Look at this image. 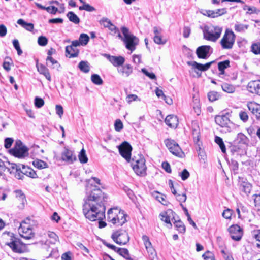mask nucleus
I'll return each mask as SVG.
<instances>
[{"mask_svg": "<svg viewBox=\"0 0 260 260\" xmlns=\"http://www.w3.org/2000/svg\"><path fill=\"white\" fill-rule=\"evenodd\" d=\"M115 224L117 225H122L126 222L127 215L124 213V211L119 210L117 208H115Z\"/></svg>", "mask_w": 260, "mask_h": 260, "instance_id": "obj_16", "label": "nucleus"}, {"mask_svg": "<svg viewBox=\"0 0 260 260\" xmlns=\"http://www.w3.org/2000/svg\"><path fill=\"white\" fill-rule=\"evenodd\" d=\"M191 32V29L188 26H184L183 27V36L184 38H187L189 37Z\"/></svg>", "mask_w": 260, "mask_h": 260, "instance_id": "obj_63", "label": "nucleus"}, {"mask_svg": "<svg viewBox=\"0 0 260 260\" xmlns=\"http://www.w3.org/2000/svg\"><path fill=\"white\" fill-rule=\"evenodd\" d=\"M165 123L171 128H176L178 124V119L177 116L170 115L166 117Z\"/></svg>", "mask_w": 260, "mask_h": 260, "instance_id": "obj_22", "label": "nucleus"}, {"mask_svg": "<svg viewBox=\"0 0 260 260\" xmlns=\"http://www.w3.org/2000/svg\"><path fill=\"white\" fill-rule=\"evenodd\" d=\"M31 222H33V221L30 219H26L20 223L18 228V231L20 235L26 239H30L34 237V226L35 224H32Z\"/></svg>", "mask_w": 260, "mask_h": 260, "instance_id": "obj_3", "label": "nucleus"}, {"mask_svg": "<svg viewBox=\"0 0 260 260\" xmlns=\"http://www.w3.org/2000/svg\"><path fill=\"white\" fill-rule=\"evenodd\" d=\"M231 238L235 241H239L243 235L242 229L238 225H231L228 229Z\"/></svg>", "mask_w": 260, "mask_h": 260, "instance_id": "obj_13", "label": "nucleus"}, {"mask_svg": "<svg viewBox=\"0 0 260 260\" xmlns=\"http://www.w3.org/2000/svg\"><path fill=\"white\" fill-rule=\"evenodd\" d=\"M121 31L124 36L123 41L125 45V47L131 52L134 51L136 46L138 44L139 39L129 32V30L125 27L121 28Z\"/></svg>", "mask_w": 260, "mask_h": 260, "instance_id": "obj_4", "label": "nucleus"}, {"mask_svg": "<svg viewBox=\"0 0 260 260\" xmlns=\"http://www.w3.org/2000/svg\"><path fill=\"white\" fill-rule=\"evenodd\" d=\"M174 225L177 228V230L180 233H184L185 231V227L183 223L180 221H175L174 223Z\"/></svg>", "mask_w": 260, "mask_h": 260, "instance_id": "obj_45", "label": "nucleus"}, {"mask_svg": "<svg viewBox=\"0 0 260 260\" xmlns=\"http://www.w3.org/2000/svg\"><path fill=\"white\" fill-rule=\"evenodd\" d=\"M248 24H243L239 22H237L234 26V29L237 32H245L248 28Z\"/></svg>", "mask_w": 260, "mask_h": 260, "instance_id": "obj_31", "label": "nucleus"}, {"mask_svg": "<svg viewBox=\"0 0 260 260\" xmlns=\"http://www.w3.org/2000/svg\"><path fill=\"white\" fill-rule=\"evenodd\" d=\"M142 72L147 77L151 79H155L156 76L153 73L149 72L146 69L143 68L142 69Z\"/></svg>", "mask_w": 260, "mask_h": 260, "instance_id": "obj_59", "label": "nucleus"}, {"mask_svg": "<svg viewBox=\"0 0 260 260\" xmlns=\"http://www.w3.org/2000/svg\"><path fill=\"white\" fill-rule=\"evenodd\" d=\"M79 161L82 164L86 163L88 161V158L86 154L85 150L82 149L78 155Z\"/></svg>", "mask_w": 260, "mask_h": 260, "instance_id": "obj_43", "label": "nucleus"}, {"mask_svg": "<svg viewBox=\"0 0 260 260\" xmlns=\"http://www.w3.org/2000/svg\"><path fill=\"white\" fill-rule=\"evenodd\" d=\"M61 159L63 161L72 164L76 160V157L72 150L65 148L61 153Z\"/></svg>", "mask_w": 260, "mask_h": 260, "instance_id": "obj_15", "label": "nucleus"}, {"mask_svg": "<svg viewBox=\"0 0 260 260\" xmlns=\"http://www.w3.org/2000/svg\"><path fill=\"white\" fill-rule=\"evenodd\" d=\"M47 236L50 238V240H41L40 243L42 244H45L46 245H49V243L54 244L58 240V236L56 235V234L52 232H48L47 233Z\"/></svg>", "mask_w": 260, "mask_h": 260, "instance_id": "obj_24", "label": "nucleus"}, {"mask_svg": "<svg viewBox=\"0 0 260 260\" xmlns=\"http://www.w3.org/2000/svg\"><path fill=\"white\" fill-rule=\"evenodd\" d=\"M247 140V137L245 135L241 133H239L238 134L237 136V139L235 140V141H237L238 143H242L245 144Z\"/></svg>", "mask_w": 260, "mask_h": 260, "instance_id": "obj_50", "label": "nucleus"}, {"mask_svg": "<svg viewBox=\"0 0 260 260\" xmlns=\"http://www.w3.org/2000/svg\"><path fill=\"white\" fill-rule=\"evenodd\" d=\"M172 213L171 210L167 211V212H162L160 214V219L162 221L165 222L167 223H170L171 225L172 224L170 223V218L169 214Z\"/></svg>", "mask_w": 260, "mask_h": 260, "instance_id": "obj_35", "label": "nucleus"}, {"mask_svg": "<svg viewBox=\"0 0 260 260\" xmlns=\"http://www.w3.org/2000/svg\"><path fill=\"white\" fill-rule=\"evenodd\" d=\"M232 215V211L229 209L225 210L222 213V216L226 219H230Z\"/></svg>", "mask_w": 260, "mask_h": 260, "instance_id": "obj_62", "label": "nucleus"}, {"mask_svg": "<svg viewBox=\"0 0 260 260\" xmlns=\"http://www.w3.org/2000/svg\"><path fill=\"white\" fill-rule=\"evenodd\" d=\"M44 104V100L39 97H36L35 99V105L36 107L40 108L42 107Z\"/></svg>", "mask_w": 260, "mask_h": 260, "instance_id": "obj_56", "label": "nucleus"}, {"mask_svg": "<svg viewBox=\"0 0 260 260\" xmlns=\"http://www.w3.org/2000/svg\"><path fill=\"white\" fill-rule=\"evenodd\" d=\"M145 248L147 251L149 258L151 259H154L156 256V253L155 249L153 248L152 245V243L150 241L145 243L144 244Z\"/></svg>", "mask_w": 260, "mask_h": 260, "instance_id": "obj_26", "label": "nucleus"}, {"mask_svg": "<svg viewBox=\"0 0 260 260\" xmlns=\"http://www.w3.org/2000/svg\"><path fill=\"white\" fill-rule=\"evenodd\" d=\"M132 165L134 171L137 175H144L145 174L146 166L145 165V160L143 157H140L136 160L133 159Z\"/></svg>", "mask_w": 260, "mask_h": 260, "instance_id": "obj_9", "label": "nucleus"}, {"mask_svg": "<svg viewBox=\"0 0 260 260\" xmlns=\"http://www.w3.org/2000/svg\"><path fill=\"white\" fill-rule=\"evenodd\" d=\"M115 129L120 132L123 127V123L120 119H117L114 123Z\"/></svg>", "mask_w": 260, "mask_h": 260, "instance_id": "obj_55", "label": "nucleus"}, {"mask_svg": "<svg viewBox=\"0 0 260 260\" xmlns=\"http://www.w3.org/2000/svg\"><path fill=\"white\" fill-rule=\"evenodd\" d=\"M47 65L50 66L49 64H51V66H52L53 68H57L59 66L58 62L54 59L51 56H48L47 59Z\"/></svg>", "mask_w": 260, "mask_h": 260, "instance_id": "obj_49", "label": "nucleus"}, {"mask_svg": "<svg viewBox=\"0 0 260 260\" xmlns=\"http://www.w3.org/2000/svg\"><path fill=\"white\" fill-rule=\"evenodd\" d=\"M176 199L181 203L180 204H182V203L186 201L187 197L185 193H183L182 194H177L176 196Z\"/></svg>", "mask_w": 260, "mask_h": 260, "instance_id": "obj_61", "label": "nucleus"}, {"mask_svg": "<svg viewBox=\"0 0 260 260\" xmlns=\"http://www.w3.org/2000/svg\"><path fill=\"white\" fill-rule=\"evenodd\" d=\"M91 81L96 85H100L103 83V81L101 77L98 74H93L91 76Z\"/></svg>", "mask_w": 260, "mask_h": 260, "instance_id": "obj_41", "label": "nucleus"}, {"mask_svg": "<svg viewBox=\"0 0 260 260\" xmlns=\"http://www.w3.org/2000/svg\"><path fill=\"white\" fill-rule=\"evenodd\" d=\"M239 189L241 191L244 193L246 195L250 193L252 189V185L246 179L239 178Z\"/></svg>", "mask_w": 260, "mask_h": 260, "instance_id": "obj_17", "label": "nucleus"}, {"mask_svg": "<svg viewBox=\"0 0 260 260\" xmlns=\"http://www.w3.org/2000/svg\"><path fill=\"white\" fill-rule=\"evenodd\" d=\"M35 5L38 8L41 9L46 10L48 12L51 14H55L58 11V9L55 6L45 7L38 3H35Z\"/></svg>", "mask_w": 260, "mask_h": 260, "instance_id": "obj_32", "label": "nucleus"}, {"mask_svg": "<svg viewBox=\"0 0 260 260\" xmlns=\"http://www.w3.org/2000/svg\"><path fill=\"white\" fill-rule=\"evenodd\" d=\"M13 44L14 48L17 51L18 54L20 55L22 53V51L20 48L18 41L16 39L14 40L13 41Z\"/></svg>", "mask_w": 260, "mask_h": 260, "instance_id": "obj_57", "label": "nucleus"}, {"mask_svg": "<svg viewBox=\"0 0 260 260\" xmlns=\"http://www.w3.org/2000/svg\"><path fill=\"white\" fill-rule=\"evenodd\" d=\"M259 11L254 6H250L246 12L247 14H258Z\"/></svg>", "mask_w": 260, "mask_h": 260, "instance_id": "obj_60", "label": "nucleus"}, {"mask_svg": "<svg viewBox=\"0 0 260 260\" xmlns=\"http://www.w3.org/2000/svg\"><path fill=\"white\" fill-rule=\"evenodd\" d=\"M153 40L154 42L157 44H162L164 45L166 43V40L162 39L161 36L157 35V36H154Z\"/></svg>", "mask_w": 260, "mask_h": 260, "instance_id": "obj_51", "label": "nucleus"}, {"mask_svg": "<svg viewBox=\"0 0 260 260\" xmlns=\"http://www.w3.org/2000/svg\"><path fill=\"white\" fill-rule=\"evenodd\" d=\"M118 72L122 76L127 77L132 74L133 68L130 64H126L118 69Z\"/></svg>", "mask_w": 260, "mask_h": 260, "instance_id": "obj_25", "label": "nucleus"}, {"mask_svg": "<svg viewBox=\"0 0 260 260\" xmlns=\"http://www.w3.org/2000/svg\"><path fill=\"white\" fill-rule=\"evenodd\" d=\"M212 48L209 45H203L199 47L196 50V54L198 58L207 59L210 55L212 51Z\"/></svg>", "mask_w": 260, "mask_h": 260, "instance_id": "obj_14", "label": "nucleus"}, {"mask_svg": "<svg viewBox=\"0 0 260 260\" xmlns=\"http://www.w3.org/2000/svg\"><path fill=\"white\" fill-rule=\"evenodd\" d=\"M118 253L127 260H133L129 255L128 250L126 248H120Z\"/></svg>", "mask_w": 260, "mask_h": 260, "instance_id": "obj_39", "label": "nucleus"}, {"mask_svg": "<svg viewBox=\"0 0 260 260\" xmlns=\"http://www.w3.org/2000/svg\"><path fill=\"white\" fill-rule=\"evenodd\" d=\"M32 164L35 167L39 169L46 168L48 167V165L46 162L39 159H36L34 160Z\"/></svg>", "mask_w": 260, "mask_h": 260, "instance_id": "obj_37", "label": "nucleus"}, {"mask_svg": "<svg viewBox=\"0 0 260 260\" xmlns=\"http://www.w3.org/2000/svg\"><path fill=\"white\" fill-rule=\"evenodd\" d=\"M240 119L244 122H246L249 119V116L246 112L244 111H241L239 114Z\"/></svg>", "mask_w": 260, "mask_h": 260, "instance_id": "obj_54", "label": "nucleus"}, {"mask_svg": "<svg viewBox=\"0 0 260 260\" xmlns=\"http://www.w3.org/2000/svg\"><path fill=\"white\" fill-rule=\"evenodd\" d=\"M67 16L69 18V20L75 24H78L80 22V19L73 12L70 11L67 14Z\"/></svg>", "mask_w": 260, "mask_h": 260, "instance_id": "obj_34", "label": "nucleus"}, {"mask_svg": "<svg viewBox=\"0 0 260 260\" xmlns=\"http://www.w3.org/2000/svg\"><path fill=\"white\" fill-rule=\"evenodd\" d=\"M79 40L81 45L85 46L89 42V37L87 34H81L80 36Z\"/></svg>", "mask_w": 260, "mask_h": 260, "instance_id": "obj_46", "label": "nucleus"}, {"mask_svg": "<svg viewBox=\"0 0 260 260\" xmlns=\"http://www.w3.org/2000/svg\"><path fill=\"white\" fill-rule=\"evenodd\" d=\"M215 142L219 146L221 150V151L224 153H225L226 148L222 140V139L218 136H216L215 137Z\"/></svg>", "mask_w": 260, "mask_h": 260, "instance_id": "obj_42", "label": "nucleus"}, {"mask_svg": "<svg viewBox=\"0 0 260 260\" xmlns=\"http://www.w3.org/2000/svg\"><path fill=\"white\" fill-rule=\"evenodd\" d=\"M107 58L110 62L115 67L122 66L125 61L124 58L121 56H115L108 55H107Z\"/></svg>", "mask_w": 260, "mask_h": 260, "instance_id": "obj_21", "label": "nucleus"}, {"mask_svg": "<svg viewBox=\"0 0 260 260\" xmlns=\"http://www.w3.org/2000/svg\"><path fill=\"white\" fill-rule=\"evenodd\" d=\"M248 88L251 92L260 95V80L250 81L248 84Z\"/></svg>", "mask_w": 260, "mask_h": 260, "instance_id": "obj_20", "label": "nucleus"}, {"mask_svg": "<svg viewBox=\"0 0 260 260\" xmlns=\"http://www.w3.org/2000/svg\"><path fill=\"white\" fill-rule=\"evenodd\" d=\"M220 96L219 93L214 91H210L208 94L209 100L211 102H214L218 100Z\"/></svg>", "mask_w": 260, "mask_h": 260, "instance_id": "obj_48", "label": "nucleus"}, {"mask_svg": "<svg viewBox=\"0 0 260 260\" xmlns=\"http://www.w3.org/2000/svg\"><path fill=\"white\" fill-rule=\"evenodd\" d=\"M189 173L186 169H184L180 173V176L182 180H186L189 177Z\"/></svg>", "mask_w": 260, "mask_h": 260, "instance_id": "obj_58", "label": "nucleus"}, {"mask_svg": "<svg viewBox=\"0 0 260 260\" xmlns=\"http://www.w3.org/2000/svg\"><path fill=\"white\" fill-rule=\"evenodd\" d=\"M166 147L170 152L175 156L182 158L184 156V153L181 150L179 145L173 140L167 139L165 140Z\"/></svg>", "mask_w": 260, "mask_h": 260, "instance_id": "obj_8", "label": "nucleus"}, {"mask_svg": "<svg viewBox=\"0 0 260 260\" xmlns=\"http://www.w3.org/2000/svg\"><path fill=\"white\" fill-rule=\"evenodd\" d=\"M235 41V35L232 30H226L225 34L220 41L223 49H232Z\"/></svg>", "mask_w": 260, "mask_h": 260, "instance_id": "obj_7", "label": "nucleus"}, {"mask_svg": "<svg viewBox=\"0 0 260 260\" xmlns=\"http://www.w3.org/2000/svg\"><path fill=\"white\" fill-rule=\"evenodd\" d=\"M230 61L229 60L221 61L218 63V68L220 71V75L224 74V70L230 67Z\"/></svg>", "mask_w": 260, "mask_h": 260, "instance_id": "obj_30", "label": "nucleus"}, {"mask_svg": "<svg viewBox=\"0 0 260 260\" xmlns=\"http://www.w3.org/2000/svg\"><path fill=\"white\" fill-rule=\"evenodd\" d=\"M111 238L115 243L120 245L126 244L129 240L127 233L123 230L114 232L111 235Z\"/></svg>", "mask_w": 260, "mask_h": 260, "instance_id": "obj_6", "label": "nucleus"}, {"mask_svg": "<svg viewBox=\"0 0 260 260\" xmlns=\"http://www.w3.org/2000/svg\"><path fill=\"white\" fill-rule=\"evenodd\" d=\"M249 110L255 116L257 119H260V105L255 102H248L247 104Z\"/></svg>", "mask_w": 260, "mask_h": 260, "instance_id": "obj_19", "label": "nucleus"}, {"mask_svg": "<svg viewBox=\"0 0 260 260\" xmlns=\"http://www.w3.org/2000/svg\"><path fill=\"white\" fill-rule=\"evenodd\" d=\"M251 51L254 54H260V42L253 43L251 46Z\"/></svg>", "mask_w": 260, "mask_h": 260, "instance_id": "obj_47", "label": "nucleus"}, {"mask_svg": "<svg viewBox=\"0 0 260 260\" xmlns=\"http://www.w3.org/2000/svg\"><path fill=\"white\" fill-rule=\"evenodd\" d=\"M38 43L41 46H45L48 43V39L46 37L40 36L38 39Z\"/></svg>", "mask_w": 260, "mask_h": 260, "instance_id": "obj_52", "label": "nucleus"}, {"mask_svg": "<svg viewBox=\"0 0 260 260\" xmlns=\"http://www.w3.org/2000/svg\"><path fill=\"white\" fill-rule=\"evenodd\" d=\"M100 23L105 27L108 28L112 22L108 18L103 17L100 20Z\"/></svg>", "mask_w": 260, "mask_h": 260, "instance_id": "obj_53", "label": "nucleus"}, {"mask_svg": "<svg viewBox=\"0 0 260 260\" xmlns=\"http://www.w3.org/2000/svg\"><path fill=\"white\" fill-rule=\"evenodd\" d=\"M215 121L217 124L224 128L225 131L228 132H231L235 127V124L230 121L229 114L228 113L225 115L216 116Z\"/></svg>", "mask_w": 260, "mask_h": 260, "instance_id": "obj_5", "label": "nucleus"}, {"mask_svg": "<svg viewBox=\"0 0 260 260\" xmlns=\"http://www.w3.org/2000/svg\"><path fill=\"white\" fill-rule=\"evenodd\" d=\"M87 198L85 199L83 211L86 218L90 221H99V227L103 228L106 223L102 220L105 217V207L103 203L107 196L96 186H87Z\"/></svg>", "mask_w": 260, "mask_h": 260, "instance_id": "obj_1", "label": "nucleus"}, {"mask_svg": "<svg viewBox=\"0 0 260 260\" xmlns=\"http://www.w3.org/2000/svg\"><path fill=\"white\" fill-rule=\"evenodd\" d=\"M192 132L194 140L199 141L200 134L199 126L197 122H193L192 123Z\"/></svg>", "mask_w": 260, "mask_h": 260, "instance_id": "obj_29", "label": "nucleus"}, {"mask_svg": "<svg viewBox=\"0 0 260 260\" xmlns=\"http://www.w3.org/2000/svg\"><path fill=\"white\" fill-rule=\"evenodd\" d=\"M55 109L56 114L61 118L63 114V109L62 107L60 105H56Z\"/></svg>", "mask_w": 260, "mask_h": 260, "instance_id": "obj_64", "label": "nucleus"}, {"mask_svg": "<svg viewBox=\"0 0 260 260\" xmlns=\"http://www.w3.org/2000/svg\"><path fill=\"white\" fill-rule=\"evenodd\" d=\"M36 67L40 74L43 75L48 81H51V78L49 70L45 66L42 64H39L37 61L36 63Z\"/></svg>", "mask_w": 260, "mask_h": 260, "instance_id": "obj_23", "label": "nucleus"}, {"mask_svg": "<svg viewBox=\"0 0 260 260\" xmlns=\"http://www.w3.org/2000/svg\"><path fill=\"white\" fill-rule=\"evenodd\" d=\"M222 89L225 92L230 93H233L235 90V87L233 85L228 83H224L222 85Z\"/></svg>", "mask_w": 260, "mask_h": 260, "instance_id": "obj_44", "label": "nucleus"}, {"mask_svg": "<svg viewBox=\"0 0 260 260\" xmlns=\"http://www.w3.org/2000/svg\"><path fill=\"white\" fill-rule=\"evenodd\" d=\"M78 68L83 72L87 73L90 71L89 63L86 61H81L78 64Z\"/></svg>", "mask_w": 260, "mask_h": 260, "instance_id": "obj_33", "label": "nucleus"}, {"mask_svg": "<svg viewBox=\"0 0 260 260\" xmlns=\"http://www.w3.org/2000/svg\"><path fill=\"white\" fill-rule=\"evenodd\" d=\"M115 208H111L110 209L107 213L108 214V219L109 221L111 222L113 224H115V216L116 214L114 213Z\"/></svg>", "mask_w": 260, "mask_h": 260, "instance_id": "obj_38", "label": "nucleus"}, {"mask_svg": "<svg viewBox=\"0 0 260 260\" xmlns=\"http://www.w3.org/2000/svg\"><path fill=\"white\" fill-rule=\"evenodd\" d=\"M214 62V61H212L206 64H203L197 62L196 61H188L187 64L192 67L194 69H197L200 71H207L211 67V64Z\"/></svg>", "mask_w": 260, "mask_h": 260, "instance_id": "obj_18", "label": "nucleus"}, {"mask_svg": "<svg viewBox=\"0 0 260 260\" xmlns=\"http://www.w3.org/2000/svg\"><path fill=\"white\" fill-rule=\"evenodd\" d=\"M154 198L164 205H167L168 202L166 200V197L162 194L156 192L154 194Z\"/></svg>", "mask_w": 260, "mask_h": 260, "instance_id": "obj_36", "label": "nucleus"}, {"mask_svg": "<svg viewBox=\"0 0 260 260\" xmlns=\"http://www.w3.org/2000/svg\"><path fill=\"white\" fill-rule=\"evenodd\" d=\"M5 170L7 169L10 174H14L20 168L19 166L14 163H11L6 160Z\"/></svg>", "mask_w": 260, "mask_h": 260, "instance_id": "obj_27", "label": "nucleus"}, {"mask_svg": "<svg viewBox=\"0 0 260 260\" xmlns=\"http://www.w3.org/2000/svg\"><path fill=\"white\" fill-rule=\"evenodd\" d=\"M11 151L15 156L18 158H23L26 156L27 149L22 145L20 141H17L14 148L11 150Z\"/></svg>", "mask_w": 260, "mask_h": 260, "instance_id": "obj_12", "label": "nucleus"}, {"mask_svg": "<svg viewBox=\"0 0 260 260\" xmlns=\"http://www.w3.org/2000/svg\"><path fill=\"white\" fill-rule=\"evenodd\" d=\"M7 245L15 252L21 253L24 252L25 246L19 239L13 237Z\"/></svg>", "mask_w": 260, "mask_h": 260, "instance_id": "obj_11", "label": "nucleus"}, {"mask_svg": "<svg viewBox=\"0 0 260 260\" xmlns=\"http://www.w3.org/2000/svg\"><path fill=\"white\" fill-rule=\"evenodd\" d=\"M66 52L70 58L77 57L79 53V51L73 47V46H67L66 47Z\"/></svg>", "mask_w": 260, "mask_h": 260, "instance_id": "obj_28", "label": "nucleus"}, {"mask_svg": "<svg viewBox=\"0 0 260 260\" xmlns=\"http://www.w3.org/2000/svg\"><path fill=\"white\" fill-rule=\"evenodd\" d=\"M118 148L120 155L128 162H129L132 150L131 145L127 142H124L118 146Z\"/></svg>", "mask_w": 260, "mask_h": 260, "instance_id": "obj_10", "label": "nucleus"}, {"mask_svg": "<svg viewBox=\"0 0 260 260\" xmlns=\"http://www.w3.org/2000/svg\"><path fill=\"white\" fill-rule=\"evenodd\" d=\"M222 30V27L219 26L206 25L203 29L204 38L215 42L220 37Z\"/></svg>", "mask_w": 260, "mask_h": 260, "instance_id": "obj_2", "label": "nucleus"}, {"mask_svg": "<svg viewBox=\"0 0 260 260\" xmlns=\"http://www.w3.org/2000/svg\"><path fill=\"white\" fill-rule=\"evenodd\" d=\"M23 169H25V167L24 166H23ZM24 174L27 176L31 177L32 178H36L37 177V175L35 171L30 168H26V170L24 171Z\"/></svg>", "mask_w": 260, "mask_h": 260, "instance_id": "obj_40", "label": "nucleus"}]
</instances>
